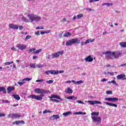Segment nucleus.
Wrapping results in <instances>:
<instances>
[{"label": "nucleus", "instance_id": "f257e3e1", "mask_svg": "<svg viewBox=\"0 0 126 126\" xmlns=\"http://www.w3.org/2000/svg\"><path fill=\"white\" fill-rule=\"evenodd\" d=\"M34 92H35V93H37L38 94H41L39 95H30V98H32V99H35L38 101L43 100V97L45 96L43 94H48V93H50V91L47 90H43L39 88L35 89L34 90Z\"/></svg>", "mask_w": 126, "mask_h": 126}, {"label": "nucleus", "instance_id": "f03ea898", "mask_svg": "<svg viewBox=\"0 0 126 126\" xmlns=\"http://www.w3.org/2000/svg\"><path fill=\"white\" fill-rule=\"evenodd\" d=\"M28 17L30 19V22L40 21L41 19V17L34 15V14L28 15Z\"/></svg>", "mask_w": 126, "mask_h": 126}, {"label": "nucleus", "instance_id": "7ed1b4c3", "mask_svg": "<svg viewBox=\"0 0 126 126\" xmlns=\"http://www.w3.org/2000/svg\"><path fill=\"white\" fill-rule=\"evenodd\" d=\"M80 40L77 38H73L66 42V46H71L73 44H80Z\"/></svg>", "mask_w": 126, "mask_h": 126}, {"label": "nucleus", "instance_id": "20e7f679", "mask_svg": "<svg viewBox=\"0 0 126 126\" xmlns=\"http://www.w3.org/2000/svg\"><path fill=\"white\" fill-rule=\"evenodd\" d=\"M92 120L94 123H96V125H100L101 124V118L99 117H92Z\"/></svg>", "mask_w": 126, "mask_h": 126}, {"label": "nucleus", "instance_id": "39448f33", "mask_svg": "<svg viewBox=\"0 0 126 126\" xmlns=\"http://www.w3.org/2000/svg\"><path fill=\"white\" fill-rule=\"evenodd\" d=\"M104 55H105L106 58L108 59H111V60H114V56H113V52L111 51H106V52L103 53Z\"/></svg>", "mask_w": 126, "mask_h": 126}, {"label": "nucleus", "instance_id": "423d86ee", "mask_svg": "<svg viewBox=\"0 0 126 126\" xmlns=\"http://www.w3.org/2000/svg\"><path fill=\"white\" fill-rule=\"evenodd\" d=\"M122 56V53L119 51H116L112 52V57H113V60L114 59H118V58H120Z\"/></svg>", "mask_w": 126, "mask_h": 126}, {"label": "nucleus", "instance_id": "0eeeda50", "mask_svg": "<svg viewBox=\"0 0 126 126\" xmlns=\"http://www.w3.org/2000/svg\"><path fill=\"white\" fill-rule=\"evenodd\" d=\"M63 54V51H58L52 55V59H55V58H58V57H60V56H62Z\"/></svg>", "mask_w": 126, "mask_h": 126}, {"label": "nucleus", "instance_id": "6e6552de", "mask_svg": "<svg viewBox=\"0 0 126 126\" xmlns=\"http://www.w3.org/2000/svg\"><path fill=\"white\" fill-rule=\"evenodd\" d=\"M16 47L18 48V50L23 51L24 50H26V48H27V46L24 44H18L16 45Z\"/></svg>", "mask_w": 126, "mask_h": 126}, {"label": "nucleus", "instance_id": "1a4fd4ad", "mask_svg": "<svg viewBox=\"0 0 126 126\" xmlns=\"http://www.w3.org/2000/svg\"><path fill=\"white\" fill-rule=\"evenodd\" d=\"M105 101H109V102H115L119 100L118 97H107L104 99Z\"/></svg>", "mask_w": 126, "mask_h": 126}, {"label": "nucleus", "instance_id": "9d476101", "mask_svg": "<svg viewBox=\"0 0 126 126\" xmlns=\"http://www.w3.org/2000/svg\"><path fill=\"white\" fill-rule=\"evenodd\" d=\"M117 80H126V74H121L116 76Z\"/></svg>", "mask_w": 126, "mask_h": 126}, {"label": "nucleus", "instance_id": "9b49d317", "mask_svg": "<svg viewBox=\"0 0 126 126\" xmlns=\"http://www.w3.org/2000/svg\"><path fill=\"white\" fill-rule=\"evenodd\" d=\"M87 102L89 103L90 105H95V104H99V105H100V104H102L100 101L97 100H88Z\"/></svg>", "mask_w": 126, "mask_h": 126}, {"label": "nucleus", "instance_id": "f8f14e48", "mask_svg": "<svg viewBox=\"0 0 126 126\" xmlns=\"http://www.w3.org/2000/svg\"><path fill=\"white\" fill-rule=\"evenodd\" d=\"M9 28H10L11 29H13V30H16L18 29V25L9 24Z\"/></svg>", "mask_w": 126, "mask_h": 126}, {"label": "nucleus", "instance_id": "ddd939ff", "mask_svg": "<svg viewBox=\"0 0 126 126\" xmlns=\"http://www.w3.org/2000/svg\"><path fill=\"white\" fill-rule=\"evenodd\" d=\"M64 72V71H59L58 70H52V74L53 75H56V74H59V73H63Z\"/></svg>", "mask_w": 126, "mask_h": 126}, {"label": "nucleus", "instance_id": "4468645a", "mask_svg": "<svg viewBox=\"0 0 126 126\" xmlns=\"http://www.w3.org/2000/svg\"><path fill=\"white\" fill-rule=\"evenodd\" d=\"M15 88L14 87L9 86L7 88V91L8 92V94H9L10 93H11L12 91H14Z\"/></svg>", "mask_w": 126, "mask_h": 126}, {"label": "nucleus", "instance_id": "2eb2a0df", "mask_svg": "<svg viewBox=\"0 0 126 126\" xmlns=\"http://www.w3.org/2000/svg\"><path fill=\"white\" fill-rule=\"evenodd\" d=\"M103 103L104 104H106V105H107V106H111V107H115L117 108L118 107V104H115V103H111L110 102H107L103 101Z\"/></svg>", "mask_w": 126, "mask_h": 126}, {"label": "nucleus", "instance_id": "dca6fc26", "mask_svg": "<svg viewBox=\"0 0 126 126\" xmlns=\"http://www.w3.org/2000/svg\"><path fill=\"white\" fill-rule=\"evenodd\" d=\"M85 61L88 63H91V62H93V58L91 56H89L85 59Z\"/></svg>", "mask_w": 126, "mask_h": 126}, {"label": "nucleus", "instance_id": "f3484780", "mask_svg": "<svg viewBox=\"0 0 126 126\" xmlns=\"http://www.w3.org/2000/svg\"><path fill=\"white\" fill-rule=\"evenodd\" d=\"M49 98H50V99H58V100H62V98L60 97H59V96H58V95H56V94H52L51 95V96H48Z\"/></svg>", "mask_w": 126, "mask_h": 126}, {"label": "nucleus", "instance_id": "a211bd4d", "mask_svg": "<svg viewBox=\"0 0 126 126\" xmlns=\"http://www.w3.org/2000/svg\"><path fill=\"white\" fill-rule=\"evenodd\" d=\"M60 119V116L59 115H54L50 117V120L54 121V120H58Z\"/></svg>", "mask_w": 126, "mask_h": 126}, {"label": "nucleus", "instance_id": "6ab92c4d", "mask_svg": "<svg viewBox=\"0 0 126 126\" xmlns=\"http://www.w3.org/2000/svg\"><path fill=\"white\" fill-rule=\"evenodd\" d=\"M73 92L72 91V90L70 88H68L67 89L65 90V93H66L67 94H71Z\"/></svg>", "mask_w": 126, "mask_h": 126}, {"label": "nucleus", "instance_id": "aec40b11", "mask_svg": "<svg viewBox=\"0 0 126 126\" xmlns=\"http://www.w3.org/2000/svg\"><path fill=\"white\" fill-rule=\"evenodd\" d=\"M0 92H3L4 94L6 93V89L3 87H0Z\"/></svg>", "mask_w": 126, "mask_h": 126}, {"label": "nucleus", "instance_id": "412c9836", "mask_svg": "<svg viewBox=\"0 0 126 126\" xmlns=\"http://www.w3.org/2000/svg\"><path fill=\"white\" fill-rule=\"evenodd\" d=\"M119 45L121 48H126V41L121 42L119 43Z\"/></svg>", "mask_w": 126, "mask_h": 126}, {"label": "nucleus", "instance_id": "4be33fe9", "mask_svg": "<svg viewBox=\"0 0 126 126\" xmlns=\"http://www.w3.org/2000/svg\"><path fill=\"white\" fill-rule=\"evenodd\" d=\"M13 119H19V118L21 117V115L18 114H13Z\"/></svg>", "mask_w": 126, "mask_h": 126}, {"label": "nucleus", "instance_id": "5701e85b", "mask_svg": "<svg viewBox=\"0 0 126 126\" xmlns=\"http://www.w3.org/2000/svg\"><path fill=\"white\" fill-rule=\"evenodd\" d=\"M12 96L14 99L17 100V101H19V100L20 99V96H19V95L18 94H13Z\"/></svg>", "mask_w": 126, "mask_h": 126}, {"label": "nucleus", "instance_id": "b1692460", "mask_svg": "<svg viewBox=\"0 0 126 126\" xmlns=\"http://www.w3.org/2000/svg\"><path fill=\"white\" fill-rule=\"evenodd\" d=\"M63 116H64V117H67V116H69V115H71V112L68 111L67 112L63 113Z\"/></svg>", "mask_w": 126, "mask_h": 126}, {"label": "nucleus", "instance_id": "393cba45", "mask_svg": "<svg viewBox=\"0 0 126 126\" xmlns=\"http://www.w3.org/2000/svg\"><path fill=\"white\" fill-rule=\"evenodd\" d=\"M71 35H72V34H71V33L67 32L63 34V37H70V36H71Z\"/></svg>", "mask_w": 126, "mask_h": 126}, {"label": "nucleus", "instance_id": "a878e982", "mask_svg": "<svg viewBox=\"0 0 126 126\" xmlns=\"http://www.w3.org/2000/svg\"><path fill=\"white\" fill-rule=\"evenodd\" d=\"M74 115H86V113L82 112H75Z\"/></svg>", "mask_w": 126, "mask_h": 126}, {"label": "nucleus", "instance_id": "bb28decb", "mask_svg": "<svg viewBox=\"0 0 126 126\" xmlns=\"http://www.w3.org/2000/svg\"><path fill=\"white\" fill-rule=\"evenodd\" d=\"M1 102L2 104H9V103H10V101L5 99L2 100Z\"/></svg>", "mask_w": 126, "mask_h": 126}, {"label": "nucleus", "instance_id": "cd10ccee", "mask_svg": "<svg viewBox=\"0 0 126 126\" xmlns=\"http://www.w3.org/2000/svg\"><path fill=\"white\" fill-rule=\"evenodd\" d=\"M41 52H42V49H38L32 53L33 54H34V55H35V54H39V53H41Z\"/></svg>", "mask_w": 126, "mask_h": 126}, {"label": "nucleus", "instance_id": "c85d7f7f", "mask_svg": "<svg viewBox=\"0 0 126 126\" xmlns=\"http://www.w3.org/2000/svg\"><path fill=\"white\" fill-rule=\"evenodd\" d=\"M22 20L25 22H30V20L26 18L25 17H23Z\"/></svg>", "mask_w": 126, "mask_h": 126}, {"label": "nucleus", "instance_id": "c756f323", "mask_svg": "<svg viewBox=\"0 0 126 126\" xmlns=\"http://www.w3.org/2000/svg\"><path fill=\"white\" fill-rule=\"evenodd\" d=\"M91 116H99V112H95L91 113Z\"/></svg>", "mask_w": 126, "mask_h": 126}, {"label": "nucleus", "instance_id": "7c9ffc66", "mask_svg": "<svg viewBox=\"0 0 126 126\" xmlns=\"http://www.w3.org/2000/svg\"><path fill=\"white\" fill-rule=\"evenodd\" d=\"M52 70H47L45 71V74L49 75V74H52Z\"/></svg>", "mask_w": 126, "mask_h": 126}, {"label": "nucleus", "instance_id": "2f4dec72", "mask_svg": "<svg viewBox=\"0 0 126 126\" xmlns=\"http://www.w3.org/2000/svg\"><path fill=\"white\" fill-rule=\"evenodd\" d=\"M11 63H13V61L9 62H6L4 63L5 65H9L11 64Z\"/></svg>", "mask_w": 126, "mask_h": 126}, {"label": "nucleus", "instance_id": "473e14b6", "mask_svg": "<svg viewBox=\"0 0 126 126\" xmlns=\"http://www.w3.org/2000/svg\"><path fill=\"white\" fill-rule=\"evenodd\" d=\"M30 80H32V78H25V79H23L22 80L23 81H30Z\"/></svg>", "mask_w": 126, "mask_h": 126}, {"label": "nucleus", "instance_id": "72a5a7b5", "mask_svg": "<svg viewBox=\"0 0 126 126\" xmlns=\"http://www.w3.org/2000/svg\"><path fill=\"white\" fill-rule=\"evenodd\" d=\"M13 125H16V126H18V125H20V121H17L13 122Z\"/></svg>", "mask_w": 126, "mask_h": 126}, {"label": "nucleus", "instance_id": "f704fd0d", "mask_svg": "<svg viewBox=\"0 0 126 126\" xmlns=\"http://www.w3.org/2000/svg\"><path fill=\"white\" fill-rule=\"evenodd\" d=\"M30 66L31 68H36V65L35 64L31 63L30 64Z\"/></svg>", "mask_w": 126, "mask_h": 126}, {"label": "nucleus", "instance_id": "c9c22d12", "mask_svg": "<svg viewBox=\"0 0 126 126\" xmlns=\"http://www.w3.org/2000/svg\"><path fill=\"white\" fill-rule=\"evenodd\" d=\"M54 83V81L52 80L46 81V83H47V84H52V83Z\"/></svg>", "mask_w": 126, "mask_h": 126}, {"label": "nucleus", "instance_id": "e433bc0d", "mask_svg": "<svg viewBox=\"0 0 126 126\" xmlns=\"http://www.w3.org/2000/svg\"><path fill=\"white\" fill-rule=\"evenodd\" d=\"M82 17H83V14H79V15H77V18L78 19H79L80 18H81Z\"/></svg>", "mask_w": 126, "mask_h": 126}, {"label": "nucleus", "instance_id": "4c0bfd02", "mask_svg": "<svg viewBox=\"0 0 126 126\" xmlns=\"http://www.w3.org/2000/svg\"><path fill=\"white\" fill-rule=\"evenodd\" d=\"M76 102H77V103L78 104H83V105H85V103H84L81 100H76Z\"/></svg>", "mask_w": 126, "mask_h": 126}, {"label": "nucleus", "instance_id": "58836bf2", "mask_svg": "<svg viewBox=\"0 0 126 126\" xmlns=\"http://www.w3.org/2000/svg\"><path fill=\"white\" fill-rule=\"evenodd\" d=\"M11 50L14 52H17L18 51L16 48H15L14 47H12L11 48Z\"/></svg>", "mask_w": 126, "mask_h": 126}, {"label": "nucleus", "instance_id": "ea45409f", "mask_svg": "<svg viewBox=\"0 0 126 126\" xmlns=\"http://www.w3.org/2000/svg\"><path fill=\"white\" fill-rule=\"evenodd\" d=\"M36 51V49L35 48H32L31 49L29 50V53H32V52H34Z\"/></svg>", "mask_w": 126, "mask_h": 126}, {"label": "nucleus", "instance_id": "a19ab883", "mask_svg": "<svg viewBox=\"0 0 126 126\" xmlns=\"http://www.w3.org/2000/svg\"><path fill=\"white\" fill-rule=\"evenodd\" d=\"M17 83H18V84H19V85H20L21 86H22V85H23V84H25V82H24V81H23L22 82H18Z\"/></svg>", "mask_w": 126, "mask_h": 126}, {"label": "nucleus", "instance_id": "79ce46f5", "mask_svg": "<svg viewBox=\"0 0 126 126\" xmlns=\"http://www.w3.org/2000/svg\"><path fill=\"white\" fill-rule=\"evenodd\" d=\"M111 83H113V84H114V85L118 86V84L117 83V82H116V80L111 81Z\"/></svg>", "mask_w": 126, "mask_h": 126}, {"label": "nucleus", "instance_id": "37998d69", "mask_svg": "<svg viewBox=\"0 0 126 126\" xmlns=\"http://www.w3.org/2000/svg\"><path fill=\"white\" fill-rule=\"evenodd\" d=\"M86 10H87V11H88L89 12L90 11H93V10H94L93 9L89 8H86Z\"/></svg>", "mask_w": 126, "mask_h": 126}, {"label": "nucleus", "instance_id": "c03bdc74", "mask_svg": "<svg viewBox=\"0 0 126 126\" xmlns=\"http://www.w3.org/2000/svg\"><path fill=\"white\" fill-rule=\"evenodd\" d=\"M31 37H32V36L31 35H27L26 37L25 40V41H27V40H28V39H30V38H31Z\"/></svg>", "mask_w": 126, "mask_h": 126}, {"label": "nucleus", "instance_id": "a18cd8bd", "mask_svg": "<svg viewBox=\"0 0 126 126\" xmlns=\"http://www.w3.org/2000/svg\"><path fill=\"white\" fill-rule=\"evenodd\" d=\"M8 118H11V119H13V114H9L8 115Z\"/></svg>", "mask_w": 126, "mask_h": 126}, {"label": "nucleus", "instance_id": "49530a36", "mask_svg": "<svg viewBox=\"0 0 126 126\" xmlns=\"http://www.w3.org/2000/svg\"><path fill=\"white\" fill-rule=\"evenodd\" d=\"M35 29L37 30H40V29H44V27H37L35 28Z\"/></svg>", "mask_w": 126, "mask_h": 126}, {"label": "nucleus", "instance_id": "de8ad7c7", "mask_svg": "<svg viewBox=\"0 0 126 126\" xmlns=\"http://www.w3.org/2000/svg\"><path fill=\"white\" fill-rule=\"evenodd\" d=\"M47 113H51V111H47V110L43 111V114H47Z\"/></svg>", "mask_w": 126, "mask_h": 126}, {"label": "nucleus", "instance_id": "09e8293b", "mask_svg": "<svg viewBox=\"0 0 126 126\" xmlns=\"http://www.w3.org/2000/svg\"><path fill=\"white\" fill-rule=\"evenodd\" d=\"M81 83H83V81H78L76 82V84H81Z\"/></svg>", "mask_w": 126, "mask_h": 126}, {"label": "nucleus", "instance_id": "8fccbe9b", "mask_svg": "<svg viewBox=\"0 0 126 126\" xmlns=\"http://www.w3.org/2000/svg\"><path fill=\"white\" fill-rule=\"evenodd\" d=\"M112 92L111 91H106V94H108V95H110V94H112Z\"/></svg>", "mask_w": 126, "mask_h": 126}, {"label": "nucleus", "instance_id": "3c124183", "mask_svg": "<svg viewBox=\"0 0 126 126\" xmlns=\"http://www.w3.org/2000/svg\"><path fill=\"white\" fill-rule=\"evenodd\" d=\"M36 66H37V67H38V68H42V67H43V65H42V64H37V65H36Z\"/></svg>", "mask_w": 126, "mask_h": 126}, {"label": "nucleus", "instance_id": "603ef678", "mask_svg": "<svg viewBox=\"0 0 126 126\" xmlns=\"http://www.w3.org/2000/svg\"><path fill=\"white\" fill-rule=\"evenodd\" d=\"M44 79L37 80L36 82H43Z\"/></svg>", "mask_w": 126, "mask_h": 126}, {"label": "nucleus", "instance_id": "864d4df0", "mask_svg": "<svg viewBox=\"0 0 126 126\" xmlns=\"http://www.w3.org/2000/svg\"><path fill=\"white\" fill-rule=\"evenodd\" d=\"M2 117H5V114L0 113V118H2Z\"/></svg>", "mask_w": 126, "mask_h": 126}, {"label": "nucleus", "instance_id": "5fc2aeb1", "mask_svg": "<svg viewBox=\"0 0 126 126\" xmlns=\"http://www.w3.org/2000/svg\"><path fill=\"white\" fill-rule=\"evenodd\" d=\"M67 99H68V100H72L73 99V96H68L67 97Z\"/></svg>", "mask_w": 126, "mask_h": 126}, {"label": "nucleus", "instance_id": "6e6d98bb", "mask_svg": "<svg viewBox=\"0 0 126 126\" xmlns=\"http://www.w3.org/2000/svg\"><path fill=\"white\" fill-rule=\"evenodd\" d=\"M105 81H108V79L103 78L101 80L102 82H105Z\"/></svg>", "mask_w": 126, "mask_h": 126}, {"label": "nucleus", "instance_id": "4d7b16f0", "mask_svg": "<svg viewBox=\"0 0 126 126\" xmlns=\"http://www.w3.org/2000/svg\"><path fill=\"white\" fill-rule=\"evenodd\" d=\"M35 34L37 35V36H39L40 35V32L39 31H37L36 32H35Z\"/></svg>", "mask_w": 126, "mask_h": 126}, {"label": "nucleus", "instance_id": "13d9d810", "mask_svg": "<svg viewBox=\"0 0 126 126\" xmlns=\"http://www.w3.org/2000/svg\"><path fill=\"white\" fill-rule=\"evenodd\" d=\"M90 43V41L89 39L86 40V41L85 42V44H89Z\"/></svg>", "mask_w": 126, "mask_h": 126}, {"label": "nucleus", "instance_id": "bf43d9fd", "mask_svg": "<svg viewBox=\"0 0 126 126\" xmlns=\"http://www.w3.org/2000/svg\"><path fill=\"white\" fill-rule=\"evenodd\" d=\"M18 27H19V29L20 30H22L23 29V26H19L18 25Z\"/></svg>", "mask_w": 126, "mask_h": 126}, {"label": "nucleus", "instance_id": "052dcab7", "mask_svg": "<svg viewBox=\"0 0 126 126\" xmlns=\"http://www.w3.org/2000/svg\"><path fill=\"white\" fill-rule=\"evenodd\" d=\"M45 32V34H49V33H51V31L48 30L46 31H44Z\"/></svg>", "mask_w": 126, "mask_h": 126}, {"label": "nucleus", "instance_id": "680f3d73", "mask_svg": "<svg viewBox=\"0 0 126 126\" xmlns=\"http://www.w3.org/2000/svg\"><path fill=\"white\" fill-rule=\"evenodd\" d=\"M76 19H77V16H74V17H73V21H74V20H76Z\"/></svg>", "mask_w": 126, "mask_h": 126}, {"label": "nucleus", "instance_id": "e2e57ef3", "mask_svg": "<svg viewBox=\"0 0 126 126\" xmlns=\"http://www.w3.org/2000/svg\"><path fill=\"white\" fill-rule=\"evenodd\" d=\"M113 3H106V5L107 6H110V5H112Z\"/></svg>", "mask_w": 126, "mask_h": 126}, {"label": "nucleus", "instance_id": "0e129e2a", "mask_svg": "<svg viewBox=\"0 0 126 126\" xmlns=\"http://www.w3.org/2000/svg\"><path fill=\"white\" fill-rule=\"evenodd\" d=\"M40 34H41V35H44V34H46V32H45V31H41V32H40Z\"/></svg>", "mask_w": 126, "mask_h": 126}, {"label": "nucleus", "instance_id": "69168bd1", "mask_svg": "<svg viewBox=\"0 0 126 126\" xmlns=\"http://www.w3.org/2000/svg\"><path fill=\"white\" fill-rule=\"evenodd\" d=\"M47 59H48L49 60H50V59H52V56L48 55V57H47Z\"/></svg>", "mask_w": 126, "mask_h": 126}, {"label": "nucleus", "instance_id": "338daca9", "mask_svg": "<svg viewBox=\"0 0 126 126\" xmlns=\"http://www.w3.org/2000/svg\"><path fill=\"white\" fill-rule=\"evenodd\" d=\"M77 99V97L73 96V99L72 100H74V101H75V100H76Z\"/></svg>", "mask_w": 126, "mask_h": 126}, {"label": "nucleus", "instance_id": "774afa93", "mask_svg": "<svg viewBox=\"0 0 126 126\" xmlns=\"http://www.w3.org/2000/svg\"><path fill=\"white\" fill-rule=\"evenodd\" d=\"M126 66V63L122 64L120 66Z\"/></svg>", "mask_w": 126, "mask_h": 126}]
</instances>
